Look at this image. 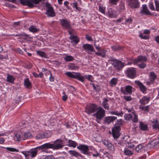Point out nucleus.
<instances>
[{"label": "nucleus", "mask_w": 159, "mask_h": 159, "mask_svg": "<svg viewBox=\"0 0 159 159\" xmlns=\"http://www.w3.org/2000/svg\"><path fill=\"white\" fill-rule=\"evenodd\" d=\"M103 143L107 147L109 150L111 151H114V147L113 145L111 143H110L107 140H104L103 141Z\"/></svg>", "instance_id": "nucleus-20"}, {"label": "nucleus", "mask_w": 159, "mask_h": 159, "mask_svg": "<svg viewBox=\"0 0 159 159\" xmlns=\"http://www.w3.org/2000/svg\"><path fill=\"white\" fill-rule=\"evenodd\" d=\"M29 35L28 34H25L24 33H21L20 37H19V39H26L29 38Z\"/></svg>", "instance_id": "nucleus-42"}, {"label": "nucleus", "mask_w": 159, "mask_h": 159, "mask_svg": "<svg viewBox=\"0 0 159 159\" xmlns=\"http://www.w3.org/2000/svg\"><path fill=\"white\" fill-rule=\"evenodd\" d=\"M93 85V88L96 92L99 91L100 89V87L98 85H97L95 86L94 84L92 83L91 84Z\"/></svg>", "instance_id": "nucleus-51"}, {"label": "nucleus", "mask_w": 159, "mask_h": 159, "mask_svg": "<svg viewBox=\"0 0 159 159\" xmlns=\"http://www.w3.org/2000/svg\"><path fill=\"white\" fill-rule=\"evenodd\" d=\"M149 7L151 10L155 11V8L154 5L152 3L150 2L149 3Z\"/></svg>", "instance_id": "nucleus-58"}, {"label": "nucleus", "mask_w": 159, "mask_h": 159, "mask_svg": "<svg viewBox=\"0 0 159 159\" xmlns=\"http://www.w3.org/2000/svg\"><path fill=\"white\" fill-rule=\"evenodd\" d=\"M155 2L156 6L155 11H159V1L155 0Z\"/></svg>", "instance_id": "nucleus-49"}, {"label": "nucleus", "mask_w": 159, "mask_h": 159, "mask_svg": "<svg viewBox=\"0 0 159 159\" xmlns=\"http://www.w3.org/2000/svg\"><path fill=\"white\" fill-rule=\"evenodd\" d=\"M124 99L127 101H131L132 100V98L130 96H125L124 97Z\"/></svg>", "instance_id": "nucleus-60"}, {"label": "nucleus", "mask_w": 159, "mask_h": 159, "mask_svg": "<svg viewBox=\"0 0 159 159\" xmlns=\"http://www.w3.org/2000/svg\"><path fill=\"white\" fill-rule=\"evenodd\" d=\"M24 136L25 138H31L32 137V135L30 132H25L24 134Z\"/></svg>", "instance_id": "nucleus-41"}, {"label": "nucleus", "mask_w": 159, "mask_h": 159, "mask_svg": "<svg viewBox=\"0 0 159 159\" xmlns=\"http://www.w3.org/2000/svg\"><path fill=\"white\" fill-rule=\"evenodd\" d=\"M3 148L6 149L7 151L9 152H18L19 151L15 148L11 147H3Z\"/></svg>", "instance_id": "nucleus-31"}, {"label": "nucleus", "mask_w": 159, "mask_h": 159, "mask_svg": "<svg viewBox=\"0 0 159 159\" xmlns=\"http://www.w3.org/2000/svg\"><path fill=\"white\" fill-rule=\"evenodd\" d=\"M44 136L43 133H42L37 134L35 138L37 139H39L44 138Z\"/></svg>", "instance_id": "nucleus-47"}, {"label": "nucleus", "mask_w": 159, "mask_h": 159, "mask_svg": "<svg viewBox=\"0 0 159 159\" xmlns=\"http://www.w3.org/2000/svg\"><path fill=\"white\" fill-rule=\"evenodd\" d=\"M135 83L136 84L139 86L140 90L143 93H144L147 90L146 87L142 83L138 81H135Z\"/></svg>", "instance_id": "nucleus-18"}, {"label": "nucleus", "mask_w": 159, "mask_h": 159, "mask_svg": "<svg viewBox=\"0 0 159 159\" xmlns=\"http://www.w3.org/2000/svg\"><path fill=\"white\" fill-rule=\"evenodd\" d=\"M98 109V106L94 104H90L85 108V111L88 114H90L96 111Z\"/></svg>", "instance_id": "nucleus-7"}, {"label": "nucleus", "mask_w": 159, "mask_h": 159, "mask_svg": "<svg viewBox=\"0 0 159 159\" xmlns=\"http://www.w3.org/2000/svg\"><path fill=\"white\" fill-rule=\"evenodd\" d=\"M149 106H147L145 107L140 106L139 108L142 110L145 111H148V110Z\"/></svg>", "instance_id": "nucleus-54"}, {"label": "nucleus", "mask_w": 159, "mask_h": 159, "mask_svg": "<svg viewBox=\"0 0 159 159\" xmlns=\"http://www.w3.org/2000/svg\"><path fill=\"white\" fill-rule=\"evenodd\" d=\"M117 82V79L116 78H112L110 82V84L111 86L116 85Z\"/></svg>", "instance_id": "nucleus-40"}, {"label": "nucleus", "mask_w": 159, "mask_h": 159, "mask_svg": "<svg viewBox=\"0 0 159 159\" xmlns=\"http://www.w3.org/2000/svg\"><path fill=\"white\" fill-rule=\"evenodd\" d=\"M7 81L11 83L14 82V78L11 75L8 76L7 77Z\"/></svg>", "instance_id": "nucleus-46"}, {"label": "nucleus", "mask_w": 159, "mask_h": 159, "mask_svg": "<svg viewBox=\"0 0 159 159\" xmlns=\"http://www.w3.org/2000/svg\"><path fill=\"white\" fill-rule=\"evenodd\" d=\"M147 61V58L145 56H139L138 58L134 61V63L137 64L139 62L141 63L138 64L139 68H144L146 66V62Z\"/></svg>", "instance_id": "nucleus-6"}, {"label": "nucleus", "mask_w": 159, "mask_h": 159, "mask_svg": "<svg viewBox=\"0 0 159 159\" xmlns=\"http://www.w3.org/2000/svg\"><path fill=\"white\" fill-rule=\"evenodd\" d=\"M29 31L33 33H36L38 32L39 30L36 28L35 26H31L29 29Z\"/></svg>", "instance_id": "nucleus-39"}, {"label": "nucleus", "mask_w": 159, "mask_h": 159, "mask_svg": "<svg viewBox=\"0 0 159 159\" xmlns=\"http://www.w3.org/2000/svg\"><path fill=\"white\" fill-rule=\"evenodd\" d=\"M77 148L81 151V152L83 154L87 156L90 155V153L89 152L88 146L84 144L80 145L77 147Z\"/></svg>", "instance_id": "nucleus-10"}, {"label": "nucleus", "mask_w": 159, "mask_h": 159, "mask_svg": "<svg viewBox=\"0 0 159 159\" xmlns=\"http://www.w3.org/2000/svg\"><path fill=\"white\" fill-rule=\"evenodd\" d=\"M68 145L70 147H72L73 148H75L77 145V143L75 141H73L70 139L68 140Z\"/></svg>", "instance_id": "nucleus-28"}, {"label": "nucleus", "mask_w": 159, "mask_h": 159, "mask_svg": "<svg viewBox=\"0 0 159 159\" xmlns=\"http://www.w3.org/2000/svg\"><path fill=\"white\" fill-rule=\"evenodd\" d=\"M127 76L130 78L133 79L136 76V71L134 68H129L127 70Z\"/></svg>", "instance_id": "nucleus-13"}, {"label": "nucleus", "mask_w": 159, "mask_h": 159, "mask_svg": "<svg viewBox=\"0 0 159 159\" xmlns=\"http://www.w3.org/2000/svg\"><path fill=\"white\" fill-rule=\"evenodd\" d=\"M140 13L143 15H152L148 9L147 6L145 4L142 5V8L140 11Z\"/></svg>", "instance_id": "nucleus-14"}, {"label": "nucleus", "mask_w": 159, "mask_h": 159, "mask_svg": "<svg viewBox=\"0 0 159 159\" xmlns=\"http://www.w3.org/2000/svg\"><path fill=\"white\" fill-rule=\"evenodd\" d=\"M124 154L127 156H130L133 154V152L127 148H125L124 151Z\"/></svg>", "instance_id": "nucleus-30"}, {"label": "nucleus", "mask_w": 159, "mask_h": 159, "mask_svg": "<svg viewBox=\"0 0 159 159\" xmlns=\"http://www.w3.org/2000/svg\"><path fill=\"white\" fill-rule=\"evenodd\" d=\"M120 127L119 126H115L112 129V135L115 139H118L120 136Z\"/></svg>", "instance_id": "nucleus-9"}, {"label": "nucleus", "mask_w": 159, "mask_h": 159, "mask_svg": "<svg viewBox=\"0 0 159 159\" xmlns=\"http://www.w3.org/2000/svg\"><path fill=\"white\" fill-rule=\"evenodd\" d=\"M41 150L43 152H48L46 150L44 144H43L40 146L30 149L29 150L30 157H35L37 154L38 151H40Z\"/></svg>", "instance_id": "nucleus-4"}, {"label": "nucleus", "mask_w": 159, "mask_h": 159, "mask_svg": "<svg viewBox=\"0 0 159 159\" xmlns=\"http://www.w3.org/2000/svg\"><path fill=\"white\" fill-rule=\"evenodd\" d=\"M68 152L72 156H73L77 158L79 157H82L81 154L75 151L69 150L68 151Z\"/></svg>", "instance_id": "nucleus-26"}, {"label": "nucleus", "mask_w": 159, "mask_h": 159, "mask_svg": "<svg viewBox=\"0 0 159 159\" xmlns=\"http://www.w3.org/2000/svg\"><path fill=\"white\" fill-rule=\"evenodd\" d=\"M157 75L154 72H151L149 75V80L150 82L153 84L157 77Z\"/></svg>", "instance_id": "nucleus-23"}, {"label": "nucleus", "mask_w": 159, "mask_h": 159, "mask_svg": "<svg viewBox=\"0 0 159 159\" xmlns=\"http://www.w3.org/2000/svg\"><path fill=\"white\" fill-rule=\"evenodd\" d=\"M128 6L132 9L139 7V2L138 0H126Z\"/></svg>", "instance_id": "nucleus-11"}, {"label": "nucleus", "mask_w": 159, "mask_h": 159, "mask_svg": "<svg viewBox=\"0 0 159 159\" xmlns=\"http://www.w3.org/2000/svg\"><path fill=\"white\" fill-rule=\"evenodd\" d=\"M78 74V73H74V74H73L70 72H66L65 73V74L67 76L75 79L77 78Z\"/></svg>", "instance_id": "nucleus-27"}, {"label": "nucleus", "mask_w": 159, "mask_h": 159, "mask_svg": "<svg viewBox=\"0 0 159 159\" xmlns=\"http://www.w3.org/2000/svg\"><path fill=\"white\" fill-rule=\"evenodd\" d=\"M63 140L61 139H57L53 143H47L44 144L46 149L52 148L53 150H58L62 148L63 146Z\"/></svg>", "instance_id": "nucleus-1"}, {"label": "nucleus", "mask_w": 159, "mask_h": 159, "mask_svg": "<svg viewBox=\"0 0 159 159\" xmlns=\"http://www.w3.org/2000/svg\"><path fill=\"white\" fill-rule=\"evenodd\" d=\"M143 148V146L142 144H139L136 147L135 150L138 152H140Z\"/></svg>", "instance_id": "nucleus-45"}, {"label": "nucleus", "mask_w": 159, "mask_h": 159, "mask_svg": "<svg viewBox=\"0 0 159 159\" xmlns=\"http://www.w3.org/2000/svg\"><path fill=\"white\" fill-rule=\"evenodd\" d=\"M74 60L73 57L70 55H67L64 58V60L66 61H70Z\"/></svg>", "instance_id": "nucleus-36"}, {"label": "nucleus", "mask_w": 159, "mask_h": 159, "mask_svg": "<svg viewBox=\"0 0 159 159\" xmlns=\"http://www.w3.org/2000/svg\"><path fill=\"white\" fill-rule=\"evenodd\" d=\"M69 39L71 40V43L73 45L77 44L79 41V38L75 35H71Z\"/></svg>", "instance_id": "nucleus-22"}, {"label": "nucleus", "mask_w": 159, "mask_h": 159, "mask_svg": "<svg viewBox=\"0 0 159 159\" xmlns=\"http://www.w3.org/2000/svg\"><path fill=\"white\" fill-rule=\"evenodd\" d=\"M110 113L112 115H115L121 116H122L123 114V113L122 111L118 112L117 111H112Z\"/></svg>", "instance_id": "nucleus-38"}, {"label": "nucleus", "mask_w": 159, "mask_h": 159, "mask_svg": "<svg viewBox=\"0 0 159 159\" xmlns=\"http://www.w3.org/2000/svg\"><path fill=\"white\" fill-rule=\"evenodd\" d=\"M154 129H159V124L158 123V121L156 120V122L152 125Z\"/></svg>", "instance_id": "nucleus-52"}, {"label": "nucleus", "mask_w": 159, "mask_h": 159, "mask_svg": "<svg viewBox=\"0 0 159 159\" xmlns=\"http://www.w3.org/2000/svg\"><path fill=\"white\" fill-rule=\"evenodd\" d=\"M150 99L149 97H147L146 96H144L142 99H140V102L142 104L145 105L149 102Z\"/></svg>", "instance_id": "nucleus-25"}, {"label": "nucleus", "mask_w": 159, "mask_h": 159, "mask_svg": "<svg viewBox=\"0 0 159 159\" xmlns=\"http://www.w3.org/2000/svg\"><path fill=\"white\" fill-rule=\"evenodd\" d=\"M125 119L127 120H132L133 116L130 114H126L124 116Z\"/></svg>", "instance_id": "nucleus-37"}, {"label": "nucleus", "mask_w": 159, "mask_h": 159, "mask_svg": "<svg viewBox=\"0 0 159 159\" xmlns=\"http://www.w3.org/2000/svg\"><path fill=\"white\" fill-rule=\"evenodd\" d=\"M60 23L63 27L69 29L70 28V21L65 19H62L60 20Z\"/></svg>", "instance_id": "nucleus-17"}, {"label": "nucleus", "mask_w": 159, "mask_h": 159, "mask_svg": "<svg viewBox=\"0 0 159 159\" xmlns=\"http://www.w3.org/2000/svg\"><path fill=\"white\" fill-rule=\"evenodd\" d=\"M96 112L93 114V116L96 118V120L98 123H100L101 120L105 116V111L102 107L98 108Z\"/></svg>", "instance_id": "nucleus-3"}, {"label": "nucleus", "mask_w": 159, "mask_h": 159, "mask_svg": "<svg viewBox=\"0 0 159 159\" xmlns=\"http://www.w3.org/2000/svg\"><path fill=\"white\" fill-rule=\"evenodd\" d=\"M133 88L130 85H127L125 87V88L121 87V92L125 94H131L132 92V89Z\"/></svg>", "instance_id": "nucleus-12"}, {"label": "nucleus", "mask_w": 159, "mask_h": 159, "mask_svg": "<svg viewBox=\"0 0 159 159\" xmlns=\"http://www.w3.org/2000/svg\"><path fill=\"white\" fill-rule=\"evenodd\" d=\"M139 36L142 39H148V37L145 34H140L139 35Z\"/></svg>", "instance_id": "nucleus-55"}, {"label": "nucleus", "mask_w": 159, "mask_h": 159, "mask_svg": "<svg viewBox=\"0 0 159 159\" xmlns=\"http://www.w3.org/2000/svg\"><path fill=\"white\" fill-rule=\"evenodd\" d=\"M77 75L78 76H78V77L76 79H78L79 80L81 81L82 82H83L84 80V77L83 76L81 75L79 73H78Z\"/></svg>", "instance_id": "nucleus-43"}, {"label": "nucleus", "mask_w": 159, "mask_h": 159, "mask_svg": "<svg viewBox=\"0 0 159 159\" xmlns=\"http://www.w3.org/2000/svg\"><path fill=\"white\" fill-rule=\"evenodd\" d=\"M139 126L142 130L147 131L148 129V125L142 122H140Z\"/></svg>", "instance_id": "nucleus-24"}, {"label": "nucleus", "mask_w": 159, "mask_h": 159, "mask_svg": "<svg viewBox=\"0 0 159 159\" xmlns=\"http://www.w3.org/2000/svg\"><path fill=\"white\" fill-rule=\"evenodd\" d=\"M42 0H20V2L24 5H26L33 8L38 4Z\"/></svg>", "instance_id": "nucleus-5"}, {"label": "nucleus", "mask_w": 159, "mask_h": 159, "mask_svg": "<svg viewBox=\"0 0 159 159\" xmlns=\"http://www.w3.org/2000/svg\"><path fill=\"white\" fill-rule=\"evenodd\" d=\"M94 45L95 46L96 49L98 50V52H96L94 50V52L95 54L98 56H100L102 57H106V53L107 52L106 50L102 49L101 47L99 45H97L95 43H94Z\"/></svg>", "instance_id": "nucleus-8"}, {"label": "nucleus", "mask_w": 159, "mask_h": 159, "mask_svg": "<svg viewBox=\"0 0 159 159\" xmlns=\"http://www.w3.org/2000/svg\"><path fill=\"white\" fill-rule=\"evenodd\" d=\"M108 61L111 62L112 65L116 70H120L124 66L122 62L113 57H110Z\"/></svg>", "instance_id": "nucleus-2"}, {"label": "nucleus", "mask_w": 159, "mask_h": 159, "mask_svg": "<svg viewBox=\"0 0 159 159\" xmlns=\"http://www.w3.org/2000/svg\"><path fill=\"white\" fill-rule=\"evenodd\" d=\"M20 135L19 134H15L14 138L17 141H20L21 140L20 139Z\"/></svg>", "instance_id": "nucleus-53"}, {"label": "nucleus", "mask_w": 159, "mask_h": 159, "mask_svg": "<svg viewBox=\"0 0 159 159\" xmlns=\"http://www.w3.org/2000/svg\"><path fill=\"white\" fill-rule=\"evenodd\" d=\"M83 48L89 54H91V52H94V49L93 46L90 44H84L83 46Z\"/></svg>", "instance_id": "nucleus-15"}, {"label": "nucleus", "mask_w": 159, "mask_h": 159, "mask_svg": "<svg viewBox=\"0 0 159 159\" xmlns=\"http://www.w3.org/2000/svg\"><path fill=\"white\" fill-rule=\"evenodd\" d=\"M44 138H48L50 137L52 135V133L49 131L47 132L43 133Z\"/></svg>", "instance_id": "nucleus-50"}, {"label": "nucleus", "mask_w": 159, "mask_h": 159, "mask_svg": "<svg viewBox=\"0 0 159 159\" xmlns=\"http://www.w3.org/2000/svg\"><path fill=\"white\" fill-rule=\"evenodd\" d=\"M151 143V144L153 146H155L158 144V146H159V141L156 140H153L152 141Z\"/></svg>", "instance_id": "nucleus-62"}, {"label": "nucleus", "mask_w": 159, "mask_h": 159, "mask_svg": "<svg viewBox=\"0 0 159 159\" xmlns=\"http://www.w3.org/2000/svg\"><path fill=\"white\" fill-rule=\"evenodd\" d=\"M107 15L110 18L115 17L117 15L116 11L112 8L108 9Z\"/></svg>", "instance_id": "nucleus-21"}, {"label": "nucleus", "mask_w": 159, "mask_h": 159, "mask_svg": "<svg viewBox=\"0 0 159 159\" xmlns=\"http://www.w3.org/2000/svg\"><path fill=\"white\" fill-rule=\"evenodd\" d=\"M85 78L86 79H88V80H90L91 81H92V80L93 79V76L92 75H85Z\"/></svg>", "instance_id": "nucleus-63"}, {"label": "nucleus", "mask_w": 159, "mask_h": 159, "mask_svg": "<svg viewBox=\"0 0 159 159\" xmlns=\"http://www.w3.org/2000/svg\"><path fill=\"white\" fill-rule=\"evenodd\" d=\"M44 159H55L54 157L52 155L46 156Z\"/></svg>", "instance_id": "nucleus-64"}, {"label": "nucleus", "mask_w": 159, "mask_h": 159, "mask_svg": "<svg viewBox=\"0 0 159 159\" xmlns=\"http://www.w3.org/2000/svg\"><path fill=\"white\" fill-rule=\"evenodd\" d=\"M73 7L75 8L78 11H81V9L80 7H78L77 6V3L76 2H74L73 3L71 4Z\"/></svg>", "instance_id": "nucleus-34"}, {"label": "nucleus", "mask_w": 159, "mask_h": 159, "mask_svg": "<svg viewBox=\"0 0 159 159\" xmlns=\"http://www.w3.org/2000/svg\"><path fill=\"white\" fill-rule=\"evenodd\" d=\"M69 68L72 70H74L77 69L79 67L73 64H70L68 65Z\"/></svg>", "instance_id": "nucleus-44"}, {"label": "nucleus", "mask_w": 159, "mask_h": 159, "mask_svg": "<svg viewBox=\"0 0 159 159\" xmlns=\"http://www.w3.org/2000/svg\"><path fill=\"white\" fill-rule=\"evenodd\" d=\"M117 117L114 116H107L105 117L104 122L107 124L116 120Z\"/></svg>", "instance_id": "nucleus-19"}, {"label": "nucleus", "mask_w": 159, "mask_h": 159, "mask_svg": "<svg viewBox=\"0 0 159 159\" xmlns=\"http://www.w3.org/2000/svg\"><path fill=\"white\" fill-rule=\"evenodd\" d=\"M132 113L134 116L132 120L134 123H137L138 121V116L134 112H132Z\"/></svg>", "instance_id": "nucleus-33"}, {"label": "nucleus", "mask_w": 159, "mask_h": 159, "mask_svg": "<svg viewBox=\"0 0 159 159\" xmlns=\"http://www.w3.org/2000/svg\"><path fill=\"white\" fill-rule=\"evenodd\" d=\"M37 53L38 55L42 57H45L46 56V53L40 51H37Z\"/></svg>", "instance_id": "nucleus-48"}, {"label": "nucleus", "mask_w": 159, "mask_h": 159, "mask_svg": "<svg viewBox=\"0 0 159 159\" xmlns=\"http://www.w3.org/2000/svg\"><path fill=\"white\" fill-rule=\"evenodd\" d=\"M92 155L93 157H97L100 155V154L97 151L94 150L92 153Z\"/></svg>", "instance_id": "nucleus-56"}, {"label": "nucleus", "mask_w": 159, "mask_h": 159, "mask_svg": "<svg viewBox=\"0 0 159 159\" xmlns=\"http://www.w3.org/2000/svg\"><path fill=\"white\" fill-rule=\"evenodd\" d=\"M24 85L28 89L31 88V83L28 78L24 80Z\"/></svg>", "instance_id": "nucleus-29"}, {"label": "nucleus", "mask_w": 159, "mask_h": 159, "mask_svg": "<svg viewBox=\"0 0 159 159\" xmlns=\"http://www.w3.org/2000/svg\"><path fill=\"white\" fill-rule=\"evenodd\" d=\"M119 0H109V2L112 5H115L119 1Z\"/></svg>", "instance_id": "nucleus-61"}, {"label": "nucleus", "mask_w": 159, "mask_h": 159, "mask_svg": "<svg viewBox=\"0 0 159 159\" xmlns=\"http://www.w3.org/2000/svg\"><path fill=\"white\" fill-rule=\"evenodd\" d=\"M125 143L126 144L128 148H132L134 146V145L133 144H132L131 143H129V141H127V143Z\"/></svg>", "instance_id": "nucleus-59"}, {"label": "nucleus", "mask_w": 159, "mask_h": 159, "mask_svg": "<svg viewBox=\"0 0 159 159\" xmlns=\"http://www.w3.org/2000/svg\"><path fill=\"white\" fill-rule=\"evenodd\" d=\"M108 100L107 99H105L102 102V105L104 108L107 110L109 109V106L107 103Z\"/></svg>", "instance_id": "nucleus-32"}, {"label": "nucleus", "mask_w": 159, "mask_h": 159, "mask_svg": "<svg viewBox=\"0 0 159 159\" xmlns=\"http://www.w3.org/2000/svg\"><path fill=\"white\" fill-rule=\"evenodd\" d=\"M111 47L112 49V50L115 51H117L121 50L122 49V47H121L120 46L113 45Z\"/></svg>", "instance_id": "nucleus-35"}, {"label": "nucleus", "mask_w": 159, "mask_h": 159, "mask_svg": "<svg viewBox=\"0 0 159 159\" xmlns=\"http://www.w3.org/2000/svg\"><path fill=\"white\" fill-rule=\"evenodd\" d=\"M106 8L102 6L99 7V10L102 13L105 14V9Z\"/></svg>", "instance_id": "nucleus-57"}, {"label": "nucleus", "mask_w": 159, "mask_h": 159, "mask_svg": "<svg viewBox=\"0 0 159 159\" xmlns=\"http://www.w3.org/2000/svg\"><path fill=\"white\" fill-rule=\"evenodd\" d=\"M46 14L48 17H53L55 16V13L53 8L51 7L47 8Z\"/></svg>", "instance_id": "nucleus-16"}]
</instances>
